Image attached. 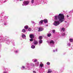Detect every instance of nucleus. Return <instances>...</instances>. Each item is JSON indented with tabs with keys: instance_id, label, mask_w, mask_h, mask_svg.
Instances as JSON below:
<instances>
[{
	"instance_id": "obj_34",
	"label": "nucleus",
	"mask_w": 73,
	"mask_h": 73,
	"mask_svg": "<svg viewBox=\"0 0 73 73\" xmlns=\"http://www.w3.org/2000/svg\"><path fill=\"white\" fill-rule=\"evenodd\" d=\"M22 5H23V6H24V5H23V4H22Z\"/></svg>"
},
{
	"instance_id": "obj_11",
	"label": "nucleus",
	"mask_w": 73,
	"mask_h": 73,
	"mask_svg": "<svg viewBox=\"0 0 73 73\" xmlns=\"http://www.w3.org/2000/svg\"><path fill=\"white\" fill-rule=\"evenodd\" d=\"M50 44H54V41H53V40H51V41H50Z\"/></svg>"
},
{
	"instance_id": "obj_9",
	"label": "nucleus",
	"mask_w": 73,
	"mask_h": 73,
	"mask_svg": "<svg viewBox=\"0 0 73 73\" xmlns=\"http://www.w3.org/2000/svg\"><path fill=\"white\" fill-rule=\"evenodd\" d=\"M28 28H29V27L27 25H26L24 27V28L25 29H28Z\"/></svg>"
},
{
	"instance_id": "obj_12",
	"label": "nucleus",
	"mask_w": 73,
	"mask_h": 73,
	"mask_svg": "<svg viewBox=\"0 0 73 73\" xmlns=\"http://www.w3.org/2000/svg\"><path fill=\"white\" fill-rule=\"evenodd\" d=\"M40 67H43V66H44V64L42 63L40 64Z\"/></svg>"
},
{
	"instance_id": "obj_32",
	"label": "nucleus",
	"mask_w": 73,
	"mask_h": 73,
	"mask_svg": "<svg viewBox=\"0 0 73 73\" xmlns=\"http://www.w3.org/2000/svg\"><path fill=\"white\" fill-rule=\"evenodd\" d=\"M3 73H6L5 72H4Z\"/></svg>"
},
{
	"instance_id": "obj_15",
	"label": "nucleus",
	"mask_w": 73,
	"mask_h": 73,
	"mask_svg": "<svg viewBox=\"0 0 73 73\" xmlns=\"http://www.w3.org/2000/svg\"><path fill=\"white\" fill-rule=\"evenodd\" d=\"M31 48L33 49H34V48H35V46L34 45H33L31 46Z\"/></svg>"
},
{
	"instance_id": "obj_21",
	"label": "nucleus",
	"mask_w": 73,
	"mask_h": 73,
	"mask_svg": "<svg viewBox=\"0 0 73 73\" xmlns=\"http://www.w3.org/2000/svg\"><path fill=\"white\" fill-rule=\"evenodd\" d=\"M33 38H31V39H30V41H33Z\"/></svg>"
},
{
	"instance_id": "obj_16",
	"label": "nucleus",
	"mask_w": 73,
	"mask_h": 73,
	"mask_svg": "<svg viewBox=\"0 0 73 73\" xmlns=\"http://www.w3.org/2000/svg\"><path fill=\"white\" fill-rule=\"evenodd\" d=\"M42 42V40H40L39 41V44H41Z\"/></svg>"
},
{
	"instance_id": "obj_8",
	"label": "nucleus",
	"mask_w": 73,
	"mask_h": 73,
	"mask_svg": "<svg viewBox=\"0 0 73 73\" xmlns=\"http://www.w3.org/2000/svg\"><path fill=\"white\" fill-rule=\"evenodd\" d=\"M43 21H44L43 20H41L39 22V24H42L43 23Z\"/></svg>"
},
{
	"instance_id": "obj_14",
	"label": "nucleus",
	"mask_w": 73,
	"mask_h": 73,
	"mask_svg": "<svg viewBox=\"0 0 73 73\" xmlns=\"http://www.w3.org/2000/svg\"><path fill=\"white\" fill-rule=\"evenodd\" d=\"M51 34L50 33H48L47 35V36L48 37H50L51 36Z\"/></svg>"
},
{
	"instance_id": "obj_2",
	"label": "nucleus",
	"mask_w": 73,
	"mask_h": 73,
	"mask_svg": "<svg viewBox=\"0 0 73 73\" xmlns=\"http://www.w3.org/2000/svg\"><path fill=\"white\" fill-rule=\"evenodd\" d=\"M59 24H60V21H55L54 23V25L55 26H57Z\"/></svg>"
},
{
	"instance_id": "obj_6",
	"label": "nucleus",
	"mask_w": 73,
	"mask_h": 73,
	"mask_svg": "<svg viewBox=\"0 0 73 73\" xmlns=\"http://www.w3.org/2000/svg\"><path fill=\"white\" fill-rule=\"evenodd\" d=\"M43 31V29L41 27H40L39 28L38 31V32H41V31Z\"/></svg>"
},
{
	"instance_id": "obj_17",
	"label": "nucleus",
	"mask_w": 73,
	"mask_h": 73,
	"mask_svg": "<svg viewBox=\"0 0 73 73\" xmlns=\"http://www.w3.org/2000/svg\"><path fill=\"white\" fill-rule=\"evenodd\" d=\"M39 40H42V37L41 36H40L39 37Z\"/></svg>"
},
{
	"instance_id": "obj_4",
	"label": "nucleus",
	"mask_w": 73,
	"mask_h": 73,
	"mask_svg": "<svg viewBox=\"0 0 73 73\" xmlns=\"http://www.w3.org/2000/svg\"><path fill=\"white\" fill-rule=\"evenodd\" d=\"M30 38H35V36L34 35L31 34L29 35Z\"/></svg>"
},
{
	"instance_id": "obj_27",
	"label": "nucleus",
	"mask_w": 73,
	"mask_h": 73,
	"mask_svg": "<svg viewBox=\"0 0 73 73\" xmlns=\"http://www.w3.org/2000/svg\"><path fill=\"white\" fill-rule=\"evenodd\" d=\"M65 34L64 33H63L62 34V35L63 36H65Z\"/></svg>"
},
{
	"instance_id": "obj_30",
	"label": "nucleus",
	"mask_w": 73,
	"mask_h": 73,
	"mask_svg": "<svg viewBox=\"0 0 73 73\" xmlns=\"http://www.w3.org/2000/svg\"><path fill=\"white\" fill-rule=\"evenodd\" d=\"M15 52H16V53H17V52H18V51H15Z\"/></svg>"
},
{
	"instance_id": "obj_20",
	"label": "nucleus",
	"mask_w": 73,
	"mask_h": 73,
	"mask_svg": "<svg viewBox=\"0 0 73 73\" xmlns=\"http://www.w3.org/2000/svg\"><path fill=\"white\" fill-rule=\"evenodd\" d=\"M29 31V32H31V31H32V29L31 28H29L28 29Z\"/></svg>"
},
{
	"instance_id": "obj_25",
	"label": "nucleus",
	"mask_w": 73,
	"mask_h": 73,
	"mask_svg": "<svg viewBox=\"0 0 73 73\" xmlns=\"http://www.w3.org/2000/svg\"><path fill=\"white\" fill-rule=\"evenodd\" d=\"M37 60L36 59H35L34 60V62H37Z\"/></svg>"
},
{
	"instance_id": "obj_24",
	"label": "nucleus",
	"mask_w": 73,
	"mask_h": 73,
	"mask_svg": "<svg viewBox=\"0 0 73 73\" xmlns=\"http://www.w3.org/2000/svg\"><path fill=\"white\" fill-rule=\"evenodd\" d=\"M31 3H34V0H32Z\"/></svg>"
},
{
	"instance_id": "obj_13",
	"label": "nucleus",
	"mask_w": 73,
	"mask_h": 73,
	"mask_svg": "<svg viewBox=\"0 0 73 73\" xmlns=\"http://www.w3.org/2000/svg\"><path fill=\"white\" fill-rule=\"evenodd\" d=\"M22 32L23 33H25L26 32V30L25 29H23L22 30Z\"/></svg>"
},
{
	"instance_id": "obj_10",
	"label": "nucleus",
	"mask_w": 73,
	"mask_h": 73,
	"mask_svg": "<svg viewBox=\"0 0 73 73\" xmlns=\"http://www.w3.org/2000/svg\"><path fill=\"white\" fill-rule=\"evenodd\" d=\"M48 71L47 72V73H51L52 72V71L50 70V69H48Z\"/></svg>"
},
{
	"instance_id": "obj_29",
	"label": "nucleus",
	"mask_w": 73,
	"mask_h": 73,
	"mask_svg": "<svg viewBox=\"0 0 73 73\" xmlns=\"http://www.w3.org/2000/svg\"><path fill=\"white\" fill-rule=\"evenodd\" d=\"M23 68H25V67L24 66H22Z\"/></svg>"
},
{
	"instance_id": "obj_1",
	"label": "nucleus",
	"mask_w": 73,
	"mask_h": 73,
	"mask_svg": "<svg viewBox=\"0 0 73 73\" xmlns=\"http://www.w3.org/2000/svg\"><path fill=\"white\" fill-rule=\"evenodd\" d=\"M64 14H59L58 15H56L55 16L54 19L57 20L58 19L60 23H62L64 21L63 20L64 19Z\"/></svg>"
},
{
	"instance_id": "obj_26",
	"label": "nucleus",
	"mask_w": 73,
	"mask_h": 73,
	"mask_svg": "<svg viewBox=\"0 0 73 73\" xmlns=\"http://www.w3.org/2000/svg\"><path fill=\"white\" fill-rule=\"evenodd\" d=\"M52 32L53 33H54L55 32V30H53L52 31Z\"/></svg>"
},
{
	"instance_id": "obj_5",
	"label": "nucleus",
	"mask_w": 73,
	"mask_h": 73,
	"mask_svg": "<svg viewBox=\"0 0 73 73\" xmlns=\"http://www.w3.org/2000/svg\"><path fill=\"white\" fill-rule=\"evenodd\" d=\"M38 41H35L34 42H33L34 44L35 45H37V44H38Z\"/></svg>"
},
{
	"instance_id": "obj_35",
	"label": "nucleus",
	"mask_w": 73,
	"mask_h": 73,
	"mask_svg": "<svg viewBox=\"0 0 73 73\" xmlns=\"http://www.w3.org/2000/svg\"><path fill=\"white\" fill-rule=\"evenodd\" d=\"M38 64H39V62H38Z\"/></svg>"
},
{
	"instance_id": "obj_23",
	"label": "nucleus",
	"mask_w": 73,
	"mask_h": 73,
	"mask_svg": "<svg viewBox=\"0 0 73 73\" xmlns=\"http://www.w3.org/2000/svg\"><path fill=\"white\" fill-rule=\"evenodd\" d=\"M50 62H47V65H50Z\"/></svg>"
},
{
	"instance_id": "obj_33",
	"label": "nucleus",
	"mask_w": 73,
	"mask_h": 73,
	"mask_svg": "<svg viewBox=\"0 0 73 73\" xmlns=\"http://www.w3.org/2000/svg\"><path fill=\"white\" fill-rule=\"evenodd\" d=\"M20 1H22V0H19Z\"/></svg>"
},
{
	"instance_id": "obj_22",
	"label": "nucleus",
	"mask_w": 73,
	"mask_h": 73,
	"mask_svg": "<svg viewBox=\"0 0 73 73\" xmlns=\"http://www.w3.org/2000/svg\"><path fill=\"white\" fill-rule=\"evenodd\" d=\"M26 37V36H25V35H22V37Z\"/></svg>"
},
{
	"instance_id": "obj_18",
	"label": "nucleus",
	"mask_w": 73,
	"mask_h": 73,
	"mask_svg": "<svg viewBox=\"0 0 73 73\" xmlns=\"http://www.w3.org/2000/svg\"><path fill=\"white\" fill-rule=\"evenodd\" d=\"M69 40L70 41V42H73V39L72 38H70L69 39Z\"/></svg>"
},
{
	"instance_id": "obj_31",
	"label": "nucleus",
	"mask_w": 73,
	"mask_h": 73,
	"mask_svg": "<svg viewBox=\"0 0 73 73\" xmlns=\"http://www.w3.org/2000/svg\"><path fill=\"white\" fill-rule=\"evenodd\" d=\"M67 17H69V15H67Z\"/></svg>"
},
{
	"instance_id": "obj_3",
	"label": "nucleus",
	"mask_w": 73,
	"mask_h": 73,
	"mask_svg": "<svg viewBox=\"0 0 73 73\" xmlns=\"http://www.w3.org/2000/svg\"><path fill=\"white\" fill-rule=\"evenodd\" d=\"M29 1H24L23 2L24 5H27L29 4Z\"/></svg>"
},
{
	"instance_id": "obj_19",
	"label": "nucleus",
	"mask_w": 73,
	"mask_h": 73,
	"mask_svg": "<svg viewBox=\"0 0 73 73\" xmlns=\"http://www.w3.org/2000/svg\"><path fill=\"white\" fill-rule=\"evenodd\" d=\"M61 29V31H65V29L64 28H62Z\"/></svg>"
},
{
	"instance_id": "obj_28",
	"label": "nucleus",
	"mask_w": 73,
	"mask_h": 73,
	"mask_svg": "<svg viewBox=\"0 0 73 73\" xmlns=\"http://www.w3.org/2000/svg\"><path fill=\"white\" fill-rule=\"evenodd\" d=\"M33 73H36V71H33Z\"/></svg>"
},
{
	"instance_id": "obj_7",
	"label": "nucleus",
	"mask_w": 73,
	"mask_h": 73,
	"mask_svg": "<svg viewBox=\"0 0 73 73\" xmlns=\"http://www.w3.org/2000/svg\"><path fill=\"white\" fill-rule=\"evenodd\" d=\"M43 21L44 23H48V20L45 19L43 20Z\"/></svg>"
}]
</instances>
